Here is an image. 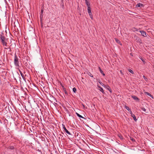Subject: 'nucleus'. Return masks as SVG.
<instances>
[{
	"label": "nucleus",
	"instance_id": "nucleus-6",
	"mask_svg": "<svg viewBox=\"0 0 154 154\" xmlns=\"http://www.w3.org/2000/svg\"><path fill=\"white\" fill-rule=\"evenodd\" d=\"M105 87L104 88H106L108 90H109V91L111 93L112 92V91H111V90L110 88V87H109V86L107 85H106L105 86Z\"/></svg>",
	"mask_w": 154,
	"mask_h": 154
},
{
	"label": "nucleus",
	"instance_id": "nucleus-10",
	"mask_svg": "<svg viewBox=\"0 0 154 154\" xmlns=\"http://www.w3.org/2000/svg\"><path fill=\"white\" fill-rule=\"evenodd\" d=\"M143 4H141L140 3H138L136 5V7H143Z\"/></svg>",
	"mask_w": 154,
	"mask_h": 154
},
{
	"label": "nucleus",
	"instance_id": "nucleus-29",
	"mask_svg": "<svg viewBox=\"0 0 154 154\" xmlns=\"http://www.w3.org/2000/svg\"><path fill=\"white\" fill-rule=\"evenodd\" d=\"M90 75L91 77H93V75L91 74H90Z\"/></svg>",
	"mask_w": 154,
	"mask_h": 154
},
{
	"label": "nucleus",
	"instance_id": "nucleus-9",
	"mask_svg": "<svg viewBox=\"0 0 154 154\" xmlns=\"http://www.w3.org/2000/svg\"><path fill=\"white\" fill-rule=\"evenodd\" d=\"M144 93L145 94L147 95L150 97L152 98H153V96L150 93H148V92H144Z\"/></svg>",
	"mask_w": 154,
	"mask_h": 154
},
{
	"label": "nucleus",
	"instance_id": "nucleus-30",
	"mask_svg": "<svg viewBox=\"0 0 154 154\" xmlns=\"http://www.w3.org/2000/svg\"><path fill=\"white\" fill-rule=\"evenodd\" d=\"M82 106H83L84 108L85 107V105L83 104H82Z\"/></svg>",
	"mask_w": 154,
	"mask_h": 154
},
{
	"label": "nucleus",
	"instance_id": "nucleus-35",
	"mask_svg": "<svg viewBox=\"0 0 154 154\" xmlns=\"http://www.w3.org/2000/svg\"><path fill=\"white\" fill-rule=\"evenodd\" d=\"M119 137H120V138H121V136L120 137L119 136Z\"/></svg>",
	"mask_w": 154,
	"mask_h": 154
},
{
	"label": "nucleus",
	"instance_id": "nucleus-5",
	"mask_svg": "<svg viewBox=\"0 0 154 154\" xmlns=\"http://www.w3.org/2000/svg\"><path fill=\"white\" fill-rule=\"evenodd\" d=\"M88 12L90 16H91V12L90 7H88Z\"/></svg>",
	"mask_w": 154,
	"mask_h": 154
},
{
	"label": "nucleus",
	"instance_id": "nucleus-18",
	"mask_svg": "<svg viewBox=\"0 0 154 154\" xmlns=\"http://www.w3.org/2000/svg\"><path fill=\"white\" fill-rule=\"evenodd\" d=\"M14 149V147L13 146H11L8 147L7 148V149Z\"/></svg>",
	"mask_w": 154,
	"mask_h": 154
},
{
	"label": "nucleus",
	"instance_id": "nucleus-7",
	"mask_svg": "<svg viewBox=\"0 0 154 154\" xmlns=\"http://www.w3.org/2000/svg\"><path fill=\"white\" fill-rule=\"evenodd\" d=\"M140 33L141 34V35L144 37H146V33L145 32L143 31H140Z\"/></svg>",
	"mask_w": 154,
	"mask_h": 154
},
{
	"label": "nucleus",
	"instance_id": "nucleus-20",
	"mask_svg": "<svg viewBox=\"0 0 154 154\" xmlns=\"http://www.w3.org/2000/svg\"><path fill=\"white\" fill-rule=\"evenodd\" d=\"M128 70L129 71V72H130V73H132V74H134V72L131 69H128Z\"/></svg>",
	"mask_w": 154,
	"mask_h": 154
},
{
	"label": "nucleus",
	"instance_id": "nucleus-26",
	"mask_svg": "<svg viewBox=\"0 0 154 154\" xmlns=\"http://www.w3.org/2000/svg\"><path fill=\"white\" fill-rule=\"evenodd\" d=\"M140 59L144 63H145V61L142 58H140Z\"/></svg>",
	"mask_w": 154,
	"mask_h": 154
},
{
	"label": "nucleus",
	"instance_id": "nucleus-34",
	"mask_svg": "<svg viewBox=\"0 0 154 154\" xmlns=\"http://www.w3.org/2000/svg\"><path fill=\"white\" fill-rule=\"evenodd\" d=\"M119 137H120V138H121V136L120 137L119 136Z\"/></svg>",
	"mask_w": 154,
	"mask_h": 154
},
{
	"label": "nucleus",
	"instance_id": "nucleus-19",
	"mask_svg": "<svg viewBox=\"0 0 154 154\" xmlns=\"http://www.w3.org/2000/svg\"><path fill=\"white\" fill-rule=\"evenodd\" d=\"M19 71L20 73V74H21V76L22 77L23 79H24V75H23V73H22V72L20 71V70H19Z\"/></svg>",
	"mask_w": 154,
	"mask_h": 154
},
{
	"label": "nucleus",
	"instance_id": "nucleus-36",
	"mask_svg": "<svg viewBox=\"0 0 154 154\" xmlns=\"http://www.w3.org/2000/svg\"><path fill=\"white\" fill-rule=\"evenodd\" d=\"M68 1H69V0H67Z\"/></svg>",
	"mask_w": 154,
	"mask_h": 154
},
{
	"label": "nucleus",
	"instance_id": "nucleus-15",
	"mask_svg": "<svg viewBox=\"0 0 154 154\" xmlns=\"http://www.w3.org/2000/svg\"><path fill=\"white\" fill-rule=\"evenodd\" d=\"M115 39L116 41L120 45H122V44L120 42L117 38H115Z\"/></svg>",
	"mask_w": 154,
	"mask_h": 154
},
{
	"label": "nucleus",
	"instance_id": "nucleus-4",
	"mask_svg": "<svg viewBox=\"0 0 154 154\" xmlns=\"http://www.w3.org/2000/svg\"><path fill=\"white\" fill-rule=\"evenodd\" d=\"M131 97L135 100H136L137 101H139V99L136 96H132Z\"/></svg>",
	"mask_w": 154,
	"mask_h": 154
},
{
	"label": "nucleus",
	"instance_id": "nucleus-14",
	"mask_svg": "<svg viewBox=\"0 0 154 154\" xmlns=\"http://www.w3.org/2000/svg\"><path fill=\"white\" fill-rule=\"evenodd\" d=\"M4 26V27H2V26L0 24V28H5V29H7V25L5 24H4L3 25Z\"/></svg>",
	"mask_w": 154,
	"mask_h": 154
},
{
	"label": "nucleus",
	"instance_id": "nucleus-1",
	"mask_svg": "<svg viewBox=\"0 0 154 154\" xmlns=\"http://www.w3.org/2000/svg\"><path fill=\"white\" fill-rule=\"evenodd\" d=\"M14 63L15 66L17 67H19V59L16 54L15 55L14 58Z\"/></svg>",
	"mask_w": 154,
	"mask_h": 154
},
{
	"label": "nucleus",
	"instance_id": "nucleus-27",
	"mask_svg": "<svg viewBox=\"0 0 154 154\" xmlns=\"http://www.w3.org/2000/svg\"><path fill=\"white\" fill-rule=\"evenodd\" d=\"M129 112H130V114H131H131H133L132 113V112L131 111V110L130 109V110H129Z\"/></svg>",
	"mask_w": 154,
	"mask_h": 154
},
{
	"label": "nucleus",
	"instance_id": "nucleus-13",
	"mask_svg": "<svg viewBox=\"0 0 154 154\" xmlns=\"http://www.w3.org/2000/svg\"><path fill=\"white\" fill-rule=\"evenodd\" d=\"M99 70L100 72L103 75V76H105V74L104 73L103 71L101 70V68L99 67Z\"/></svg>",
	"mask_w": 154,
	"mask_h": 154
},
{
	"label": "nucleus",
	"instance_id": "nucleus-23",
	"mask_svg": "<svg viewBox=\"0 0 154 154\" xmlns=\"http://www.w3.org/2000/svg\"><path fill=\"white\" fill-rule=\"evenodd\" d=\"M141 109L142 111H144V112H146V109L145 108H143V107H142V108H141Z\"/></svg>",
	"mask_w": 154,
	"mask_h": 154
},
{
	"label": "nucleus",
	"instance_id": "nucleus-28",
	"mask_svg": "<svg viewBox=\"0 0 154 154\" xmlns=\"http://www.w3.org/2000/svg\"><path fill=\"white\" fill-rule=\"evenodd\" d=\"M91 18L92 19H93V16L92 15V14H91V16H90Z\"/></svg>",
	"mask_w": 154,
	"mask_h": 154
},
{
	"label": "nucleus",
	"instance_id": "nucleus-22",
	"mask_svg": "<svg viewBox=\"0 0 154 154\" xmlns=\"http://www.w3.org/2000/svg\"><path fill=\"white\" fill-rule=\"evenodd\" d=\"M125 107L127 110H128V111H129V110H130V109L128 106H125Z\"/></svg>",
	"mask_w": 154,
	"mask_h": 154
},
{
	"label": "nucleus",
	"instance_id": "nucleus-11",
	"mask_svg": "<svg viewBox=\"0 0 154 154\" xmlns=\"http://www.w3.org/2000/svg\"><path fill=\"white\" fill-rule=\"evenodd\" d=\"M97 86L98 87L100 88V91L103 93H104V92L103 88L98 85H97Z\"/></svg>",
	"mask_w": 154,
	"mask_h": 154
},
{
	"label": "nucleus",
	"instance_id": "nucleus-16",
	"mask_svg": "<svg viewBox=\"0 0 154 154\" xmlns=\"http://www.w3.org/2000/svg\"><path fill=\"white\" fill-rule=\"evenodd\" d=\"M76 114L77 116L79 118L85 119L84 117L82 116L81 115H80L78 113L76 112Z\"/></svg>",
	"mask_w": 154,
	"mask_h": 154
},
{
	"label": "nucleus",
	"instance_id": "nucleus-33",
	"mask_svg": "<svg viewBox=\"0 0 154 154\" xmlns=\"http://www.w3.org/2000/svg\"><path fill=\"white\" fill-rule=\"evenodd\" d=\"M43 12V10H42V11H41V12H42V13Z\"/></svg>",
	"mask_w": 154,
	"mask_h": 154
},
{
	"label": "nucleus",
	"instance_id": "nucleus-8",
	"mask_svg": "<svg viewBox=\"0 0 154 154\" xmlns=\"http://www.w3.org/2000/svg\"><path fill=\"white\" fill-rule=\"evenodd\" d=\"M85 0L86 4L87 5V7H90V5L89 3V2L88 1V0Z\"/></svg>",
	"mask_w": 154,
	"mask_h": 154
},
{
	"label": "nucleus",
	"instance_id": "nucleus-12",
	"mask_svg": "<svg viewBox=\"0 0 154 154\" xmlns=\"http://www.w3.org/2000/svg\"><path fill=\"white\" fill-rule=\"evenodd\" d=\"M131 116L133 118L134 120L135 121H137V119L135 116L134 114H131Z\"/></svg>",
	"mask_w": 154,
	"mask_h": 154
},
{
	"label": "nucleus",
	"instance_id": "nucleus-32",
	"mask_svg": "<svg viewBox=\"0 0 154 154\" xmlns=\"http://www.w3.org/2000/svg\"><path fill=\"white\" fill-rule=\"evenodd\" d=\"M18 30V29H14V31H15L16 32H17V30Z\"/></svg>",
	"mask_w": 154,
	"mask_h": 154
},
{
	"label": "nucleus",
	"instance_id": "nucleus-24",
	"mask_svg": "<svg viewBox=\"0 0 154 154\" xmlns=\"http://www.w3.org/2000/svg\"><path fill=\"white\" fill-rule=\"evenodd\" d=\"M143 77L146 81H147V79L144 75H143Z\"/></svg>",
	"mask_w": 154,
	"mask_h": 154
},
{
	"label": "nucleus",
	"instance_id": "nucleus-21",
	"mask_svg": "<svg viewBox=\"0 0 154 154\" xmlns=\"http://www.w3.org/2000/svg\"><path fill=\"white\" fill-rule=\"evenodd\" d=\"M72 91L74 93H75L76 91V89L75 88H74L72 89Z\"/></svg>",
	"mask_w": 154,
	"mask_h": 154
},
{
	"label": "nucleus",
	"instance_id": "nucleus-17",
	"mask_svg": "<svg viewBox=\"0 0 154 154\" xmlns=\"http://www.w3.org/2000/svg\"><path fill=\"white\" fill-rule=\"evenodd\" d=\"M98 82L102 86H103V87H105V86L106 85H104V84H103V83L102 82H100V81H98Z\"/></svg>",
	"mask_w": 154,
	"mask_h": 154
},
{
	"label": "nucleus",
	"instance_id": "nucleus-25",
	"mask_svg": "<svg viewBox=\"0 0 154 154\" xmlns=\"http://www.w3.org/2000/svg\"><path fill=\"white\" fill-rule=\"evenodd\" d=\"M63 89L64 90V91L65 93V94H67V92H66V90L65 88H63Z\"/></svg>",
	"mask_w": 154,
	"mask_h": 154
},
{
	"label": "nucleus",
	"instance_id": "nucleus-31",
	"mask_svg": "<svg viewBox=\"0 0 154 154\" xmlns=\"http://www.w3.org/2000/svg\"><path fill=\"white\" fill-rule=\"evenodd\" d=\"M120 72L121 73V74H122V71H121V70H120Z\"/></svg>",
	"mask_w": 154,
	"mask_h": 154
},
{
	"label": "nucleus",
	"instance_id": "nucleus-2",
	"mask_svg": "<svg viewBox=\"0 0 154 154\" xmlns=\"http://www.w3.org/2000/svg\"><path fill=\"white\" fill-rule=\"evenodd\" d=\"M1 42L4 46L6 47L7 46V43L5 41V37L2 36H1Z\"/></svg>",
	"mask_w": 154,
	"mask_h": 154
},
{
	"label": "nucleus",
	"instance_id": "nucleus-3",
	"mask_svg": "<svg viewBox=\"0 0 154 154\" xmlns=\"http://www.w3.org/2000/svg\"><path fill=\"white\" fill-rule=\"evenodd\" d=\"M62 127H63V128L64 129V131H65V132L67 134H68L69 135H71V133L66 129L65 128V125L64 124H62Z\"/></svg>",
	"mask_w": 154,
	"mask_h": 154
}]
</instances>
